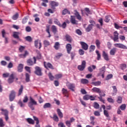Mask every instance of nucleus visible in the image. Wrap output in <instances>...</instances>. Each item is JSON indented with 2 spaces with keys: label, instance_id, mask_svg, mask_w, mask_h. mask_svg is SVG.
I'll return each mask as SVG.
<instances>
[{
  "label": "nucleus",
  "instance_id": "f257e3e1",
  "mask_svg": "<svg viewBox=\"0 0 127 127\" xmlns=\"http://www.w3.org/2000/svg\"><path fill=\"white\" fill-rule=\"evenodd\" d=\"M33 105L35 106H37V102L35 101L32 97H30V102L28 103V106L30 109H31L32 111L34 110V107H33Z\"/></svg>",
  "mask_w": 127,
  "mask_h": 127
},
{
  "label": "nucleus",
  "instance_id": "f03ea898",
  "mask_svg": "<svg viewBox=\"0 0 127 127\" xmlns=\"http://www.w3.org/2000/svg\"><path fill=\"white\" fill-rule=\"evenodd\" d=\"M14 79H16V81L18 80V78H15V73H12L9 77L8 83H9V84H11V83L13 82Z\"/></svg>",
  "mask_w": 127,
  "mask_h": 127
},
{
  "label": "nucleus",
  "instance_id": "7ed1b4c3",
  "mask_svg": "<svg viewBox=\"0 0 127 127\" xmlns=\"http://www.w3.org/2000/svg\"><path fill=\"white\" fill-rule=\"evenodd\" d=\"M77 68L79 71H83V70L86 68V61H83L82 62L81 65H78Z\"/></svg>",
  "mask_w": 127,
  "mask_h": 127
},
{
  "label": "nucleus",
  "instance_id": "20e7f679",
  "mask_svg": "<svg viewBox=\"0 0 127 127\" xmlns=\"http://www.w3.org/2000/svg\"><path fill=\"white\" fill-rule=\"evenodd\" d=\"M66 86L69 90H71V91H75V84L73 83H71L70 82H67L66 83Z\"/></svg>",
  "mask_w": 127,
  "mask_h": 127
},
{
  "label": "nucleus",
  "instance_id": "39448f33",
  "mask_svg": "<svg viewBox=\"0 0 127 127\" xmlns=\"http://www.w3.org/2000/svg\"><path fill=\"white\" fill-rule=\"evenodd\" d=\"M35 73L38 76H41L42 75V72H41V68L39 66L35 67Z\"/></svg>",
  "mask_w": 127,
  "mask_h": 127
},
{
  "label": "nucleus",
  "instance_id": "423d86ee",
  "mask_svg": "<svg viewBox=\"0 0 127 127\" xmlns=\"http://www.w3.org/2000/svg\"><path fill=\"white\" fill-rule=\"evenodd\" d=\"M114 46L115 47H118V48H120L121 49H127V47L125 46V45L121 44V43H116L114 44Z\"/></svg>",
  "mask_w": 127,
  "mask_h": 127
},
{
  "label": "nucleus",
  "instance_id": "0eeeda50",
  "mask_svg": "<svg viewBox=\"0 0 127 127\" xmlns=\"http://www.w3.org/2000/svg\"><path fill=\"white\" fill-rule=\"evenodd\" d=\"M15 98V92L13 90L11 91V93L9 95V101L10 102H12Z\"/></svg>",
  "mask_w": 127,
  "mask_h": 127
},
{
  "label": "nucleus",
  "instance_id": "6e6552de",
  "mask_svg": "<svg viewBox=\"0 0 127 127\" xmlns=\"http://www.w3.org/2000/svg\"><path fill=\"white\" fill-rule=\"evenodd\" d=\"M80 44L81 46L82 49L84 50H88V48H89V46L87 43L84 42H80Z\"/></svg>",
  "mask_w": 127,
  "mask_h": 127
},
{
  "label": "nucleus",
  "instance_id": "1a4fd4ad",
  "mask_svg": "<svg viewBox=\"0 0 127 127\" xmlns=\"http://www.w3.org/2000/svg\"><path fill=\"white\" fill-rule=\"evenodd\" d=\"M114 37L112 39L114 41L119 42V33L118 31H116L114 32Z\"/></svg>",
  "mask_w": 127,
  "mask_h": 127
},
{
  "label": "nucleus",
  "instance_id": "9d476101",
  "mask_svg": "<svg viewBox=\"0 0 127 127\" xmlns=\"http://www.w3.org/2000/svg\"><path fill=\"white\" fill-rule=\"evenodd\" d=\"M92 92L93 93H98L99 96H102V92L101 91V89L99 88L94 87L92 89Z\"/></svg>",
  "mask_w": 127,
  "mask_h": 127
},
{
  "label": "nucleus",
  "instance_id": "9b49d317",
  "mask_svg": "<svg viewBox=\"0 0 127 127\" xmlns=\"http://www.w3.org/2000/svg\"><path fill=\"white\" fill-rule=\"evenodd\" d=\"M1 111L3 112V115L5 116V119L6 121L8 120V111L7 110L1 109Z\"/></svg>",
  "mask_w": 127,
  "mask_h": 127
},
{
  "label": "nucleus",
  "instance_id": "f8f14e48",
  "mask_svg": "<svg viewBox=\"0 0 127 127\" xmlns=\"http://www.w3.org/2000/svg\"><path fill=\"white\" fill-rule=\"evenodd\" d=\"M73 122H75V119H73V118H70V121H66L65 122V125L68 127H71V124H72V123H73Z\"/></svg>",
  "mask_w": 127,
  "mask_h": 127
},
{
  "label": "nucleus",
  "instance_id": "ddd939ff",
  "mask_svg": "<svg viewBox=\"0 0 127 127\" xmlns=\"http://www.w3.org/2000/svg\"><path fill=\"white\" fill-rule=\"evenodd\" d=\"M35 46L36 47V48H39V49H40V48L42 47L41 43L39 42L38 40L35 41Z\"/></svg>",
  "mask_w": 127,
  "mask_h": 127
},
{
  "label": "nucleus",
  "instance_id": "4468645a",
  "mask_svg": "<svg viewBox=\"0 0 127 127\" xmlns=\"http://www.w3.org/2000/svg\"><path fill=\"white\" fill-rule=\"evenodd\" d=\"M102 55H103V58H104L106 61H109V60H110V59L109 58V55H108V53H106V52L103 51Z\"/></svg>",
  "mask_w": 127,
  "mask_h": 127
},
{
  "label": "nucleus",
  "instance_id": "2eb2a0df",
  "mask_svg": "<svg viewBox=\"0 0 127 127\" xmlns=\"http://www.w3.org/2000/svg\"><path fill=\"white\" fill-rule=\"evenodd\" d=\"M50 4L52 6V8H53L54 7H55L56 6H58V5H59V3H58V2H56L55 1H51L50 2Z\"/></svg>",
  "mask_w": 127,
  "mask_h": 127
},
{
  "label": "nucleus",
  "instance_id": "dca6fc26",
  "mask_svg": "<svg viewBox=\"0 0 127 127\" xmlns=\"http://www.w3.org/2000/svg\"><path fill=\"white\" fill-rule=\"evenodd\" d=\"M66 48L68 54H70L71 50H72V46L70 44H67L66 46Z\"/></svg>",
  "mask_w": 127,
  "mask_h": 127
},
{
  "label": "nucleus",
  "instance_id": "f3484780",
  "mask_svg": "<svg viewBox=\"0 0 127 127\" xmlns=\"http://www.w3.org/2000/svg\"><path fill=\"white\" fill-rule=\"evenodd\" d=\"M102 108L104 110V114L105 116V117H106V118H109V113H108V111L107 110H105L106 106L104 105H102Z\"/></svg>",
  "mask_w": 127,
  "mask_h": 127
},
{
  "label": "nucleus",
  "instance_id": "a211bd4d",
  "mask_svg": "<svg viewBox=\"0 0 127 127\" xmlns=\"http://www.w3.org/2000/svg\"><path fill=\"white\" fill-rule=\"evenodd\" d=\"M74 15L78 20H81L82 19V17L80 15V14L78 12L77 10H74Z\"/></svg>",
  "mask_w": 127,
  "mask_h": 127
},
{
  "label": "nucleus",
  "instance_id": "6ab92c4d",
  "mask_svg": "<svg viewBox=\"0 0 127 127\" xmlns=\"http://www.w3.org/2000/svg\"><path fill=\"white\" fill-rule=\"evenodd\" d=\"M33 119L34 121H35L36 125L35 127H40V125H39V120L38 118L35 116H33Z\"/></svg>",
  "mask_w": 127,
  "mask_h": 127
},
{
  "label": "nucleus",
  "instance_id": "aec40b11",
  "mask_svg": "<svg viewBox=\"0 0 127 127\" xmlns=\"http://www.w3.org/2000/svg\"><path fill=\"white\" fill-rule=\"evenodd\" d=\"M5 35V31L4 30H2V36L3 38H5V43H8V39L5 37L4 36Z\"/></svg>",
  "mask_w": 127,
  "mask_h": 127
},
{
  "label": "nucleus",
  "instance_id": "412c9836",
  "mask_svg": "<svg viewBox=\"0 0 127 127\" xmlns=\"http://www.w3.org/2000/svg\"><path fill=\"white\" fill-rule=\"evenodd\" d=\"M44 66L45 68L48 69V68H50V69H53V66H52V64H51L48 63L47 64H45V62L44 63Z\"/></svg>",
  "mask_w": 127,
  "mask_h": 127
},
{
  "label": "nucleus",
  "instance_id": "4be33fe9",
  "mask_svg": "<svg viewBox=\"0 0 127 127\" xmlns=\"http://www.w3.org/2000/svg\"><path fill=\"white\" fill-rule=\"evenodd\" d=\"M17 69L18 72H22V70L23 69V64H19Z\"/></svg>",
  "mask_w": 127,
  "mask_h": 127
},
{
  "label": "nucleus",
  "instance_id": "5701e85b",
  "mask_svg": "<svg viewBox=\"0 0 127 127\" xmlns=\"http://www.w3.org/2000/svg\"><path fill=\"white\" fill-rule=\"evenodd\" d=\"M116 52H117V48H114L110 50V55L114 56L116 54Z\"/></svg>",
  "mask_w": 127,
  "mask_h": 127
},
{
  "label": "nucleus",
  "instance_id": "b1692460",
  "mask_svg": "<svg viewBox=\"0 0 127 127\" xmlns=\"http://www.w3.org/2000/svg\"><path fill=\"white\" fill-rule=\"evenodd\" d=\"M19 35V33L17 32H14L13 33V37H14V38H16L17 39H19V37L18 36V35Z\"/></svg>",
  "mask_w": 127,
  "mask_h": 127
},
{
  "label": "nucleus",
  "instance_id": "393cba45",
  "mask_svg": "<svg viewBox=\"0 0 127 127\" xmlns=\"http://www.w3.org/2000/svg\"><path fill=\"white\" fill-rule=\"evenodd\" d=\"M50 29V25H46V31L48 33L49 36L48 37H51V35L50 34V32L49 31Z\"/></svg>",
  "mask_w": 127,
  "mask_h": 127
},
{
  "label": "nucleus",
  "instance_id": "a878e982",
  "mask_svg": "<svg viewBox=\"0 0 127 127\" xmlns=\"http://www.w3.org/2000/svg\"><path fill=\"white\" fill-rule=\"evenodd\" d=\"M54 48L56 49V50H58L59 48H60V44L59 42H57L55 43V45L54 46Z\"/></svg>",
  "mask_w": 127,
  "mask_h": 127
},
{
  "label": "nucleus",
  "instance_id": "bb28decb",
  "mask_svg": "<svg viewBox=\"0 0 127 127\" xmlns=\"http://www.w3.org/2000/svg\"><path fill=\"white\" fill-rule=\"evenodd\" d=\"M70 22L72 24H76V19L75 16H71Z\"/></svg>",
  "mask_w": 127,
  "mask_h": 127
},
{
  "label": "nucleus",
  "instance_id": "cd10ccee",
  "mask_svg": "<svg viewBox=\"0 0 127 127\" xmlns=\"http://www.w3.org/2000/svg\"><path fill=\"white\" fill-rule=\"evenodd\" d=\"M57 112L60 118H63V113H62L60 109H58Z\"/></svg>",
  "mask_w": 127,
  "mask_h": 127
},
{
  "label": "nucleus",
  "instance_id": "c85d7f7f",
  "mask_svg": "<svg viewBox=\"0 0 127 127\" xmlns=\"http://www.w3.org/2000/svg\"><path fill=\"white\" fill-rule=\"evenodd\" d=\"M112 88L113 89V93H112V95L115 96L117 94V93L118 92V89H117V87L116 86H112Z\"/></svg>",
  "mask_w": 127,
  "mask_h": 127
},
{
  "label": "nucleus",
  "instance_id": "c756f323",
  "mask_svg": "<svg viewBox=\"0 0 127 127\" xmlns=\"http://www.w3.org/2000/svg\"><path fill=\"white\" fill-rule=\"evenodd\" d=\"M92 28H93V26L92 24H89L88 27L86 28V31L87 32H89L92 30Z\"/></svg>",
  "mask_w": 127,
  "mask_h": 127
},
{
  "label": "nucleus",
  "instance_id": "7c9ffc66",
  "mask_svg": "<svg viewBox=\"0 0 127 127\" xmlns=\"http://www.w3.org/2000/svg\"><path fill=\"white\" fill-rule=\"evenodd\" d=\"M48 76H49V79H50V80H51V81H53V80H54L55 79V77H54V76H53V75H52V73L51 72L49 73Z\"/></svg>",
  "mask_w": 127,
  "mask_h": 127
},
{
  "label": "nucleus",
  "instance_id": "2f4dec72",
  "mask_svg": "<svg viewBox=\"0 0 127 127\" xmlns=\"http://www.w3.org/2000/svg\"><path fill=\"white\" fill-rule=\"evenodd\" d=\"M62 92H63V95H64L65 97L68 98V95H67V94H68V91H67L66 89L64 88H63Z\"/></svg>",
  "mask_w": 127,
  "mask_h": 127
},
{
  "label": "nucleus",
  "instance_id": "473e14b6",
  "mask_svg": "<svg viewBox=\"0 0 127 127\" xmlns=\"http://www.w3.org/2000/svg\"><path fill=\"white\" fill-rule=\"evenodd\" d=\"M28 54V52L25 51V54L24 55L23 54L19 55V57H20V58H25V57L27 56Z\"/></svg>",
  "mask_w": 127,
  "mask_h": 127
},
{
  "label": "nucleus",
  "instance_id": "72a5a7b5",
  "mask_svg": "<svg viewBox=\"0 0 127 127\" xmlns=\"http://www.w3.org/2000/svg\"><path fill=\"white\" fill-rule=\"evenodd\" d=\"M81 82L82 84H88V83H89V80H88V79H87L82 78L81 79Z\"/></svg>",
  "mask_w": 127,
  "mask_h": 127
},
{
  "label": "nucleus",
  "instance_id": "f704fd0d",
  "mask_svg": "<svg viewBox=\"0 0 127 127\" xmlns=\"http://www.w3.org/2000/svg\"><path fill=\"white\" fill-rule=\"evenodd\" d=\"M44 109H47L48 108H51V104L49 103H47L45 104V105L43 106Z\"/></svg>",
  "mask_w": 127,
  "mask_h": 127
},
{
  "label": "nucleus",
  "instance_id": "c9c22d12",
  "mask_svg": "<svg viewBox=\"0 0 127 127\" xmlns=\"http://www.w3.org/2000/svg\"><path fill=\"white\" fill-rule=\"evenodd\" d=\"M65 39L68 42H71V41H72V38H71V36H69V35H65Z\"/></svg>",
  "mask_w": 127,
  "mask_h": 127
},
{
  "label": "nucleus",
  "instance_id": "e433bc0d",
  "mask_svg": "<svg viewBox=\"0 0 127 127\" xmlns=\"http://www.w3.org/2000/svg\"><path fill=\"white\" fill-rule=\"evenodd\" d=\"M43 43L45 47H47V46H49V45H50V42H49L48 40L44 41Z\"/></svg>",
  "mask_w": 127,
  "mask_h": 127
},
{
  "label": "nucleus",
  "instance_id": "4c0bfd02",
  "mask_svg": "<svg viewBox=\"0 0 127 127\" xmlns=\"http://www.w3.org/2000/svg\"><path fill=\"white\" fill-rule=\"evenodd\" d=\"M52 30L54 33H56L57 32V28L55 25L52 26Z\"/></svg>",
  "mask_w": 127,
  "mask_h": 127
},
{
  "label": "nucleus",
  "instance_id": "58836bf2",
  "mask_svg": "<svg viewBox=\"0 0 127 127\" xmlns=\"http://www.w3.org/2000/svg\"><path fill=\"white\" fill-rule=\"evenodd\" d=\"M63 76V75L61 73L57 74L55 76V79H60V78H62Z\"/></svg>",
  "mask_w": 127,
  "mask_h": 127
},
{
  "label": "nucleus",
  "instance_id": "ea45409f",
  "mask_svg": "<svg viewBox=\"0 0 127 127\" xmlns=\"http://www.w3.org/2000/svg\"><path fill=\"white\" fill-rule=\"evenodd\" d=\"M84 12H85V14H86V15L91 14V11H90V9L88 8H85L84 9Z\"/></svg>",
  "mask_w": 127,
  "mask_h": 127
},
{
  "label": "nucleus",
  "instance_id": "a19ab883",
  "mask_svg": "<svg viewBox=\"0 0 127 127\" xmlns=\"http://www.w3.org/2000/svg\"><path fill=\"white\" fill-rule=\"evenodd\" d=\"M95 44L97 48H100V45H101V42L99 40H96L95 41Z\"/></svg>",
  "mask_w": 127,
  "mask_h": 127
},
{
  "label": "nucleus",
  "instance_id": "79ce46f5",
  "mask_svg": "<svg viewBox=\"0 0 127 127\" xmlns=\"http://www.w3.org/2000/svg\"><path fill=\"white\" fill-rule=\"evenodd\" d=\"M27 121L28 122V123H29V124H31L32 125H34V121H33V120H32L31 118L27 119Z\"/></svg>",
  "mask_w": 127,
  "mask_h": 127
},
{
  "label": "nucleus",
  "instance_id": "37998d69",
  "mask_svg": "<svg viewBox=\"0 0 127 127\" xmlns=\"http://www.w3.org/2000/svg\"><path fill=\"white\" fill-rule=\"evenodd\" d=\"M111 20V16L108 15V16H106L105 19H104V21L105 22H109L110 20Z\"/></svg>",
  "mask_w": 127,
  "mask_h": 127
},
{
  "label": "nucleus",
  "instance_id": "c03bdc74",
  "mask_svg": "<svg viewBox=\"0 0 127 127\" xmlns=\"http://www.w3.org/2000/svg\"><path fill=\"white\" fill-rule=\"evenodd\" d=\"M23 91V86L21 85L20 88L19 89L18 96H20V95L22 94Z\"/></svg>",
  "mask_w": 127,
  "mask_h": 127
},
{
  "label": "nucleus",
  "instance_id": "a18cd8bd",
  "mask_svg": "<svg viewBox=\"0 0 127 127\" xmlns=\"http://www.w3.org/2000/svg\"><path fill=\"white\" fill-rule=\"evenodd\" d=\"M18 13H16L15 14H14V15H13L12 18V19H13V20H16V19H17V18H18Z\"/></svg>",
  "mask_w": 127,
  "mask_h": 127
},
{
  "label": "nucleus",
  "instance_id": "49530a36",
  "mask_svg": "<svg viewBox=\"0 0 127 127\" xmlns=\"http://www.w3.org/2000/svg\"><path fill=\"white\" fill-rule=\"evenodd\" d=\"M27 63L28 65H29V66H32V65L34 64V63H33V62H32L31 60H28L27 61Z\"/></svg>",
  "mask_w": 127,
  "mask_h": 127
},
{
  "label": "nucleus",
  "instance_id": "de8ad7c7",
  "mask_svg": "<svg viewBox=\"0 0 127 127\" xmlns=\"http://www.w3.org/2000/svg\"><path fill=\"white\" fill-rule=\"evenodd\" d=\"M107 101L109 102V103H110L111 104H114L115 103V100L113 99L112 98H108Z\"/></svg>",
  "mask_w": 127,
  "mask_h": 127
},
{
  "label": "nucleus",
  "instance_id": "09e8293b",
  "mask_svg": "<svg viewBox=\"0 0 127 127\" xmlns=\"http://www.w3.org/2000/svg\"><path fill=\"white\" fill-rule=\"evenodd\" d=\"M122 102H123V98H122V97L119 96L117 99V103H118V104H122Z\"/></svg>",
  "mask_w": 127,
  "mask_h": 127
},
{
  "label": "nucleus",
  "instance_id": "8fccbe9b",
  "mask_svg": "<svg viewBox=\"0 0 127 127\" xmlns=\"http://www.w3.org/2000/svg\"><path fill=\"white\" fill-rule=\"evenodd\" d=\"M93 107L95 109H99L100 108V105L97 102H94L93 104Z\"/></svg>",
  "mask_w": 127,
  "mask_h": 127
},
{
  "label": "nucleus",
  "instance_id": "3c124183",
  "mask_svg": "<svg viewBox=\"0 0 127 127\" xmlns=\"http://www.w3.org/2000/svg\"><path fill=\"white\" fill-rule=\"evenodd\" d=\"M96 53L97 55V60H100V59H101V54L99 52V51L98 50L96 51Z\"/></svg>",
  "mask_w": 127,
  "mask_h": 127
},
{
  "label": "nucleus",
  "instance_id": "603ef678",
  "mask_svg": "<svg viewBox=\"0 0 127 127\" xmlns=\"http://www.w3.org/2000/svg\"><path fill=\"white\" fill-rule=\"evenodd\" d=\"M89 49H90V52H92V51H94V50L96 49V46L92 45L90 46Z\"/></svg>",
  "mask_w": 127,
  "mask_h": 127
},
{
  "label": "nucleus",
  "instance_id": "864d4df0",
  "mask_svg": "<svg viewBox=\"0 0 127 127\" xmlns=\"http://www.w3.org/2000/svg\"><path fill=\"white\" fill-rule=\"evenodd\" d=\"M53 119L55 121V122H59V119L56 114L54 115Z\"/></svg>",
  "mask_w": 127,
  "mask_h": 127
},
{
  "label": "nucleus",
  "instance_id": "5fc2aeb1",
  "mask_svg": "<svg viewBox=\"0 0 127 127\" xmlns=\"http://www.w3.org/2000/svg\"><path fill=\"white\" fill-rule=\"evenodd\" d=\"M25 38L26 40L29 42H31V41H32V38H31V37L29 36L26 37Z\"/></svg>",
  "mask_w": 127,
  "mask_h": 127
},
{
  "label": "nucleus",
  "instance_id": "6e6d98bb",
  "mask_svg": "<svg viewBox=\"0 0 127 127\" xmlns=\"http://www.w3.org/2000/svg\"><path fill=\"white\" fill-rule=\"evenodd\" d=\"M126 108H127V105L126 104H122L120 106V109L122 111H125V110H126Z\"/></svg>",
  "mask_w": 127,
  "mask_h": 127
},
{
  "label": "nucleus",
  "instance_id": "4d7b16f0",
  "mask_svg": "<svg viewBox=\"0 0 127 127\" xmlns=\"http://www.w3.org/2000/svg\"><path fill=\"white\" fill-rule=\"evenodd\" d=\"M67 13H70V12L68 11V9H64L62 12V14H63V15H65V14H67Z\"/></svg>",
  "mask_w": 127,
  "mask_h": 127
},
{
  "label": "nucleus",
  "instance_id": "13d9d810",
  "mask_svg": "<svg viewBox=\"0 0 127 127\" xmlns=\"http://www.w3.org/2000/svg\"><path fill=\"white\" fill-rule=\"evenodd\" d=\"M78 52H79V55L80 56H83L85 54V51H84L83 49H79L78 51Z\"/></svg>",
  "mask_w": 127,
  "mask_h": 127
},
{
  "label": "nucleus",
  "instance_id": "bf43d9fd",
  "mask_svg": "<svg viewBox=\"0 0 127 127\" xmlns=\"http://www.w3.org/2000/svg\"><path fill=\"white\" fill-rule=\"evenodd\" d=\"M54 22L55 24H57V25H59V26H60V27H61V24L60 23L59 20L56 19Z\"/></svg>",
  "mask_w": 127,
  "mask_h": 127
},
{
  "label": "nucleus",
  "instance_id": "052dcab7",
  "mask_svg": "<svg viewBox=\"0 0 127 127\" xmlns=\"http://www.w3.org/2000/svg\"><path fill=\"white\" fill-rule=\"evenodd\" d=\"M83 100H85V101H88V100H90V95H85L84 96H83Z\"/></svg>",
  "mask_w": 127,
  "mask_h": 127
},
{
  "label": "nucleus",
  "instance_id": "680f3d73",
  "mask_svg": "<svg viewBox=\"0 0 127 127\" xmlns=\"http://www.w3.org/2000/svg\"><path fill=\"white\" fill-rule=\"evenodd\" d=\"M0 127H4V124H3V121L1 118H0Z\"/></svg>",
  "mask_w": 127,
  "mask_h": 127
},
{
  "label": "nucleus",
  "instance_id": "e2e57ef3",
  "mask_svg": "<svg viewBox=\"0 0 127 127\" xmlns=\"http://www.w3.org/2000/svg\"><path fill=\"white\" fill-rule=\"evenodd\" d=\"M23 102V103H27L28 102V97H27V96L26 95L24 96Z\"/></svg>",
  "mask_w": 127,
  "mask_h": 127
},
{
  "label": "nucleus",
  "instance_id": "0e129e2a",
  "mask_svg": "<svg viewBox=\"0 0 127 127\" xmlns=\"http://www.w3.org/2000/svg\"><path fill=\"white\" fill-rule=\"evenodd\" d=\"M3 78H7L9 76V73L6 72L2 74Z\"/></svg>",
  "mask_w": 127,
  "mask_h": 127
},
{
  "label": "nucleus",
  "instance_id": "69168bd1",
  "mask_svg": "<svg viewBox=\"0 0 127 127\" xmlns=\"http://www.w3.org/2000/svg\"><path fill=\"white\" fill-rule=\"evenodd\" d=\"M25 30L27 32H30L31 31V28L29 26H27L26 27Z\"/></svg>",
  "mask_w": 127,
  "mask_h": 127
},
{
  "label": "nucleus",
  "instance_id": "338daca9",
  "mask_svg": "<svg viewBox=\"0 0 127 127\" xmlns=\"http://www.w3.org/2000/svg\"><path fill=\"white\" fill-rule=\"evenodd\" d=\"M93 85L94 86H100L101 85V82L100 81H97L93 82Z\"/></svg>",
  "mask_w": 127,
  "mask_h": 127
},
{
  "label": "nucleus",
  "instance_id": "774afa93",
  "mask_svg": "<svg viewBox=\"0 0 127 127\" xmlns=\"http://www.w3.org/2000/svg\"><path fill=\"white\" fill-rule=\"evenodd\" d=\"M58 127H66L65 125H64V123H61L58 124Z\"/></svg>",
  "mask_w": 127,
  "mask_h": 127
}]
</instances>
